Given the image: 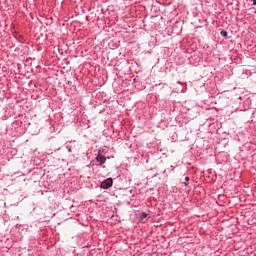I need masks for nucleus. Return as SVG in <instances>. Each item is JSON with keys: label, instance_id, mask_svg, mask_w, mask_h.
I'll list each match as a JSON object with an SVG mask.
<instances>
[{"label": "nucleus", "instance_id": "nucleus-1", "mask_svg": "<svg viewBox=\"0 0 256 256\" xmlns=\"http://www.w3.org/2000/svg\"><path fill=\"white\" fill-rule=\"evenodd\" d=\"M113 186V179L108 178L101 183V189H109Z\"/></svg>", "mask_w": 256, "mask_h": 256}, {"label": "nucleus", "instance_id": "nucleus-2", "mask_svg": "<svg viewBox=\"0 0 256 256\" xmlns=\"http://www.w3.org/2000/svg\"><path fill=\"white\" fill-rule=\"evenodd\" d=\"M138 219H139L140 223H146L147 219H149V214L142 212L139 214Z\"/></svg>", "mask_w": 256, "mask_h": 256}, {"label": "nucleus", "instance_id": "nucleus-3", "mask_svg": "<svg viewBox=\"0 0 256 256\" xmlns=\"http://www.w3.org/2000/svg\"><path fill=\"white\" fill-rule=\"evenodd\" d=\"M96 161H98V163H100V165H103V163H105V161H107V158H105V156H103V155H98L96 158Z\"/></svg>", "mask_w": 256, "mask_h": 256}, {"label": "nucleus", "instance_id": "nucleus-4", "mask_svg": "<svg viewBox=\"0 0 256 256\" xmlns=\"http://www.w3.org/2000/svg\"><path fill=\"white\" fill-rule=\"evenodd\" d=\"M222 37H227V31H221Z\"/></svg>", "mask_w": 256, "mask_h": 256}, {"label": "nucleus", "instance_id": "nucleus-5", "mask_svg": "<svg viewBox=\"0 0 256 256\" xmlns=\"http://www.w3.org/2000/svg\"><path fill=\"white\" fill-rule=\"evenodd\" d=\"M253 5H256V0H253Z\"/></svg>", "mask_w": 256, "mask_h": 256}, {"label": "nucleus", "instance_id": "nucleus-6", "mask_svg": "<svg viewBox=\"0 0 256 256\" xmlns=\"http://www.w3.org/2000/svg\"><path fill=\"white\" fill-rule=\"evenodd\" d=\"M185 180H186V181H189V177H186Z\"/></svg>", "mask_w": 256, "mask_h": 256}]
</instances>
